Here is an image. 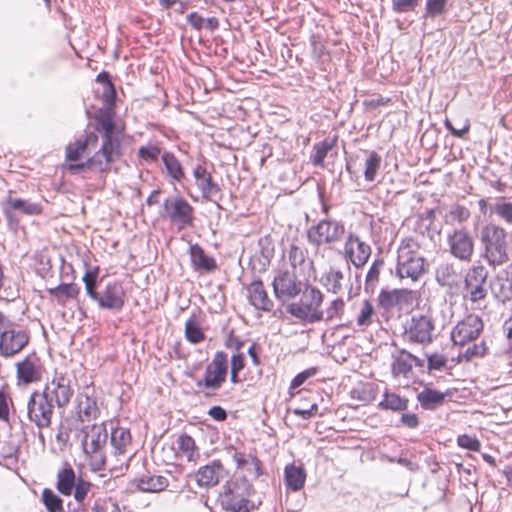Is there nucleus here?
<instances>
[{"instance_id": "69168bd1", "label": "nucleus", "mask_w": 512, "mask_h": 512, "mask_svg": "<svg viewBox=\"0 0 512 512\" xmlns=\"http://www.w3.org/2000/svg\"><path fill=\"white\" fill-rule=\"evenodd\" d=\"M484 352L485 347L483 344H474L472 347L467 348V350L464 353V357L466 360H470L474 356H482Z\"/></svg>"}, {"instance_id": "f3484780", "label": "nucleus", "mask_w": 512, "mask_h": 512, "mask_svg": "<svg viewBox=\"0 0 512 512\" xmlns=\"http://www.w3.org/2000/svg\"><path fill=\"white\" fill-rule=\"evenodd\" d=\"M371 252V247L358 235L348 233L344 243V254L355 267H363L368 262Z\"/></svg>"}, {"instance_id": "bf43d9fd", "label": "nucleus", "mask_w": 512, "mask_h": 512, "mask_svg": "<svg viewBox=\"0 0 512 512\" xmlns=\"http://www.w3.org/2000/svg\"><path fill=\"white\" fill-rule=\"evenodd\" d=\"M419 0H392L393 9L398 13L413 11Z\"/></svg>"}, {"instance_id": "423d86ee", "label": "nucleus", "mask_w": 512, "mask_h": 512, "mask_svg": "<svg viewBox=\"0 0 512 512\" xmlns=\"http://www.w3.org/2000/svg\"><path fill=\"white\" fill-rule=\"evenodd\" d=\"M412 239H404L398 248L396 273L400 278L416 281L425 272V260L417 252Z\"/></svg>"}, {"instance_id": "bb28decb", "label": "nucleus", "mask_w": 512, "mask_h": 512, "mask_svg": "<svg viewBox=\"0 0 512 512\" xmlns=\"http://www.w3.org/2000/svg\"><path fill=\"white\" fill-rule=\"evenodd\" d=\"M99 414V408L94 398L87 393H80L77 396V415L82 422H89Z\"/></svg>"}, {"instance_id": "aec40b11", "label": "nucleus", "mask_w": 512, "mask_h": 512, "mask_svg": "<svg viewBox=\"0 0 512 512\" xmlns=\"http://www.w3.org/2000/svg\"><path fill=\"white\" fill-rule=\"evenodd\" d=\"M230 451L237 469L243 470L249 477L254 479L262 475L261 462L254 454L245 453L236 448H230Z\"/></svg>"}, {"instance_id": "5701e85b", "label": "nucleus", "mask_w": 512, "mask_h": 512, "mask_svg": "<svg viewBox=\"0 0 512 512\" xmlns=\"http://www.w3.org/2000/svg\"><path fill=\"white\" fill-rule=\"evenodd\" d=\"M223 465L220 460H214L211 463L198 469L195 478L198 486L209 488L219 483Z\"/></svg>"}, {"instance_id": "e433bc0d", "label": "nucleus", "mask_w": 512, "mask_h": 512, "mask_svg": "<svg viewBox=\"0 0 512 512\" xmlns=\"http://www.w3.org/2000/svg\"><path fill=\"white\" fill-rule=\"evenodd\" d=\"M457 274L452 263L444 262L436 268V281L439 285L452 287L457 283Z\"/></svg>"}, {"instance_id": "a878e982", "label": "nucleus", "mask_w": 512, "mask_h": 512, "mask_svg": "<svg viewBox=\"0 0 512 512\" xmlns=\"http://www.w3.org/2000/svg\"><path fill=\"white\" fill-rule=\"evenodd\" d=\"M98 136L95 133H89L85 138L70 143L66 147V159L69 161H78L87 152L90 147L97 146Z\"/></svg>"}, {"instance_id": "79ce46f5", "label": "nucleus", "mask_w": 512, "mask_h": 512, "mask_svg": "<svg viewBox=\"0 0 512 512\" xmlns=\"http://www.w3.org/2000/svg\"><path fill=\"white\" fill-rule=\"evenodd\" d=\"M407 294L406 290L395 289L392 291H381L378 297L379 305L385 309L392 308L399 304L400 300Z\"/></svg>"}, {"instance_id": "4c0bfd02", "label": "nucleus", "mask_w": 512, "mask_h": 512, "mask_svg": "<svg viewBox=\"0 0 512 512\" xmlns=\"http://www.w3.org/2000/svg\"><path fill=\"white\" fill-rule=\"evenodd\" d=\"M445 399V394L432 389H425L418 394V401L421 406L427 410H434L442 405Z\"/></svg>"}, {"instance_id": "a211bd4d", "label": "nucleus", "mask_w": 512, "mask_h": 512, "mask_svg": "<svg viewBox=\"0 0 512 512\" xmlns=\"http://www.w3.org/2000/svg\"><path fill=\"white\" fill-rule=\"evenodd\" d=\"M487 279V271L483 266L472 267L465 277V287L472 302L484 299L486 290L484 284Z\"/></svg>"}, {"instance_id": "1a4fd4ad", "label": "nucleus", "mask_w": 512, "mask_h": 512, "mask_svg": "<svg viewBox=\"0 0 512 512\" xmlns=\"http://www.w3.org/2000/svg\"><path fill=\"white\" fill-rule=\"evenodd\" d=\"M435 325L431 316L415 314L406 323L403 338L411 344L427 345L433 341Z\"/></svg>"}, {"instance_id": "58836bf2", "label": "nucleus", "mask_w": 512, "mask_h": 512, "mask_svg": "<svg viewBox=\"0 0 512 512\" xmlns=\"http://www.w3.org/2000/svg\"><path fill=\"white\" fill-rule=\"evenodd\" d=\"M343 279L344 275L340 270L330 268V270L322 276L321 281L328 292L338 294L343 289Z\"/></svg>"}, {"instance_id": "7c9ffc66", "label": "nucleus", "mask_w": 512, "mask_h": 512, "mask_svg": "<svg viewBox=\"0 0 512 512\" xmlns=\"http://www.w3.org/2000/svg\"><path fill=\"white\" fill-rule=\"evenodd\" d=\"M168 485V479L161 475H144L136 480V486L142 492L157 493L163 491Z\"/></svg>"}, {"instance_id": "e2e57ef3", "label": "nucleus", "mask_w": 512, "mask_h": 512, "mask_svg": "<svg viewBox=\"0 0 512 512\" xmlns=\"http://www.w3.org/2000/svg\"><path fill=\"white\" fill-rule=\"evenodd\" d=\"M447 363V358L442 354H432L428 357L429 370H440Z\"/></svg>"}, {"instance_id": "6e6552de", "label": "nucleus", "mask_w": 512, "mask_h": 512, "mask_svg": "<svg viewBox=\"0 0 512 512\" xmlns=\"http://www.w3.org/2000/svg\"><path fill=\"white\" fill-rule=\"evenodd\" d=\"M345 235V226L341 221L323 219L318 224L309 228L308 240L311 244L332 246L340 242Z\"/></svg>"}, {"instance_id": "7ed1b4c3", "label": "nucleus", "mask_w": 512, "mask_h": 512, "mask_svg": "<svg viewBox=\"0 0 512 512\" xmlns=\"http://www.w3.org/2000/svg\"><path fill=\"white\" fill-rule=\"evenodd\" d=\"M323 298V293L318 288L307 285L302 289L300 300L288 304L286 311L302 323L320 322L324 319V312L321 310Z\"/></svg>"}, {"instance_id": "a19ab883", "label": "nucleus", "mask_w": 512, "mask_h": 512, "mask_svg": "<svg viewBox=\"0 0 512 512\" xmlns=\"http://www.w3.org/2000/svg\"><path fill=\"white\" fill-rule=\"evenodd\" d=\"M366 154L364 178L368 182H373L376 179V175L381 166L382 158L375 151H369Z\"/></svg>"}, {"instance_id": "c03bdc74", "label": "nucleus", "mask_w": 512, "mask_h": 512, "mask_svg": "<svg viewBox=\"0 0 512 512\" xmlns=\"http://www.w3.org/2000/svg\"><path fill=\"white\" fill-rule=\"evenodd\" d=\"M334 140L325 139L313 146L314 153L311 155V161L316 166H323V162L328 152L333 148Z\"/></svg>"}, {"instance_id": "de8ad7c7", "label": "nucleus", "mask_w": 512, "mask_h": 512, "mask_svg": "<svg viewBox=\"0 0 512 512\" xmlns=\"http://www.w3.org/2000/svg\"><path fill=\"white\" fill-rule=\"evenodd\" d=\"M42 501L49 512H64L63 503L51 489H44L42 492Z\"/></svg>"}, {"instance_id": "6ab92c4d", "label": "nucleus", "mask_w": 512, "mask_h": 512, "mask_svg": "<svg viewBox=\"0 0 512 512\" xmlns=\"http://www.w3.org/2000/svg\"><path fill=\"white\" fill-rule=\"evenodd\" d=\"M124 290L117 282L107 284L104 291L99 293L95 301L101 309L120 311L124 306Z\"/></svg>"}, {"instance_id": "ea45409f", "label": "nucleus", "mask_w": 512, "mask_h": 512, "mask_svg": "<svg viewBox=\"0 0 512 512\" xmlns=\"http://www.w3.org/2000/svg\"><path fill=\"white\" fill-rule=\"evenodd\" d=\"M185 337L192 344H198L205 339L200 321L192 315L185 323Z\"/></svg>"}, {"instance_id": "9b49d317", "label": "nucleus", "mask_w": 512, "mask_h": 512, "mask_svg": "<svg viewBox=\"0 0 512 512\" xmlns=\"http://www.w3.org/2000/svg\"><path fill=\"white\" fill-rule=\"evenodd\" d=\"M450 254L461 262L469 263L474 255V238L466 228H456L447 234Z\"/></svg>"}, {"instance_id": "f03ea898", "label": "nucleus", "mask_w": 512, "mask_h": 512, "mask_svg": "<svg viewBox=\"0 0 512 512\" xmlns=\"http://www.w3.org/2000/svg\"><path fill=\"white\" fill-rule=\"evenodd\" d=\"M507 236L504 228L493 223H488L481 228L483 258L490 266H501L509 261Z\"/></svg>"}, {"instance_id": "0eeeda50", "label": "nucleus", "mask_w": 512, "mask_h": 512, "mask_svg": "<svg viewBox=\"0 0 512 512\" xmlns=\"http://www.w3.org/2000/svg\"><path fill=\"white\" fill-rule=\"evenodd\" d=\"M108 439V431L104 423L93 424L84 430L81 441L83 450L89 456L91 465L95 469H101L105 464L104 449Z\"/></svg>"}, {"instance_id": "052dcab7", "label": "nucleus", "mask_w": 512, "mask_h": 512, "mask_svg": "<svg viewBox=\"0 0 512 512\" xmlns=\"http://www.w3.org/2000/svg\"><path fill=\"white\" fill-rule=\"evenodd\" d=\"M90 483L79 479L74 486V498L77 502L81 503L87 496L90 490Z\"/></svg>"}, {"instance_id": "09e8293b", "label": "nucleus", "mask_w": 512, "mask_h": 512, "mask_svg": "<svg viewBox=\"0 0 512 512\" xmlns=\"http://www.w3.org/2000/svg\"><path fill=\"white\" fill-rule=\"evenodd\" d=\"M373 315L374 307L372 303L369 300L363 301L356 319L357 325L360 327H368L372 324Z\"/></svg>"}, {"instance_id": "412c9836", "label": "nucleus", "mask_w": 512, "mask_h": 512, "mask_svg": "<svg viewBox=\"0 0 512 512\" xmlns=\"http://www.w3.org/2000/svg\"><path fill=\"white\" fill-rule=\"evenodd\" d=\"M392 374L395 378L406 377L413 365H421L420 360L405 350H397L392 353Z\"/></svg>"}, {"instance_id": "6e6d98bb", "label": "nucleus", "mask_w": 512, "mask_h": 512, "mask_svg": "<svg viewBox=\"0 0 512 512\" xmlns=\"http://www.w3.org/2000/svg\"><path fill=\"white\" fill-rule=\"evenodd\" d=\"M446 0H427L426 14L430 17H436L445 12Z\"/></svg>"}, {"instance_id": "13d9d810", "label": "nucleus", "mask_w": 512, "mask_h": 512, "mask_svg": "<svg viewBox=\"0 0 512 512\" xmlns=\"http://www.w3.org/2000/svg\"><path fill=\"white\" fill-rule=\"evenodd\" d=\"M457 443L460 447L469 449L471 451H479L481 444L476 437L469 435H460L457 439Z\"/></svg>"}, {"instance_id": "f257e3e1", "label": "nucleus", "mask_w": 512, "mask_h": 512, "mask_svg": "<svg viewBox=\"0 0 512 512\" xmlns=\"http://www.w3.org/2000/svg\"><path fill=\"white\" fill-rule=\"evenodd\" d=\"M96 131L102 134L103 141L100 149L85 162V165H88L89 169L103 172L108 170L118 157L120 148V131L116 128L111 111L100 113L97 117Z\"/></svg>"}, {"instance_id": "2eb2a0df", "label": "nucleus", "mask_w": 512, "mask_h": 512, "mask_svg": "<svg viewBox=\"0 0 512 512\" xmlns=\"http://www.w3.org/2000/svg\"><path fill=\"white\" fill-rule=\"evenodd\" d=\"M44 372V365L36 353L28 354L23 360L16 363L18 383L24 385L40 382Z\"/></svg>"}, {"instance_id": "9d476101", "label": "nucleus", "mask_w": 512, "mask_h": 512, "mask_svg": "<svg viewBox=\"0 0 512 512\" xmlns=\"http://www.w3.org/2000/svg\"><path fill=\"white\" fill-rule=\"evenodd\" d=\"M42 393L56 407H65L74 394L71 379L64 373L55 372L51 379H48Z\"/></svg>"}, {"instance_id": "20e7f679", "label": "nucleus", "mask_w": 512, "mask_h": 512, "mask_svg": "<svg viewBox=\"0 0 512 512\" xmlns=\"http://www.w3.org/2000/svg\"><path fill=\"white\" fill-rule=\"evenodd\" d=\"M29 340V333L0 311V355L8 358L19 354Z\"/></svg>"}, {"instance_id": "dca6fc26", "label": "nucleus", "mask_w": 512, "mask_h": 512, "mask_svg": "<svg viewBox=\"0 0 512 512\" xmlns=\"http://www.w3.org/2000/svg\"><path fill=\"white\" fill-rule=\"evenodd\" d=\"M483 330V322L477 315L470 314L453 328L451 339L456 345L463 346L478 338Z\"/></svg>"}, {"instance_id": "473e14b6", "label": "nucleus", "mask_w": 512, "mask_h": 512, "mask_svg": "<svg viewBox=\"0 0 512 512\" xmlns=\"http://www.w3.org/2000/svg\"><path fill=\"white\" fill-rule=\"evenodd\" d=\"M177 450L176 455L185 458L187 461H196L199 456L198 449L195 445L194 439L187 435L181 434L176 441Z\"/></svg>"}, {"instance_id": "b1692460", "label": "nucleus", "mask_w": 512, "mask_h": 512, "mask_svg": "<svg viewBox=\"0 0 512 512\" xmlns=\"http://www.w3.org/2000/svg\"><path fill=\"white\" fill-rule=\"evenodd\" d=\"M222 507L230 512H250V501L238 495L230 485L224 486V491L220 495Z\"/></svg>"}, {"instance_id": "5fc2aeb1", "label": "nucleus", "mask_w": 512, "mask_h": 512, "mask_svg": "<svg viewBox=\"0 0 512 512\" xmlns=\"http://www.w3.org/2000/svg\"><path fill=\"white\" fill-rule=\"evenodd\" d=\"M12 400L7 392L0 389V420L8 422Z\"/></svg>"}, {"instance_id": "f8f14e48", "label": "nucleus", "mask_w": 512, "mask_h": 512, "mask_svg": "<svg viewBox=\"0 0 512 512\" xmlns=\"http://www.w3.org/2000/svg\"><path fill=\"white\" fill-rule=\"evenodd\" d=\"M193 214V207L180 196L168 197L163 203V216L179 229L193 224Z\"/></svg>"}, {"instance_id": "39448f33", "label": "nucleus", "mask_w": 512, "mask_h": 512, "mask_svg": "<svg viewBox=\"0 0 512 512\" xmlns=\"http://www.w3.org/2000/svg\"><path fill=\"white\" fill-rule=\"evenodd\" d=\"M227 375V354L218 351L207 364L202 378L197 379L195 382L198 392L205 396L213 395L225 383Z\"/></svg>"}, {"instance_id": "72a5a7b5", "label": "nucleus", "mask_w": 512, "mask_h": 512, "mask_svg": "<svg viewBox=\"0 0 512 512\" xmlns=\"http://www.w3.org/2000/svg\"><path fill=\"white\" fill-rule=\"evenodd\" d=\"M163 165L166 169L167 175L176 182H182L185 178V172L181 162L171 152H164L161 155Z\"/></svg>"}, {"instance_id": "49530a36", "label": "nucleus", "mask_w": 512, "mask_h": 512, "mask_svg": "<svg viewBox=\"0 0 512 512\" xmlns=\"http://www.w3.org/2000/svg\"><path fill=\"white\" fill-rule=\"evenodd\" d=\"M382 265H383V261L376 260L370 266V268L367 272V275H366V280H365V285H364V289L366 292L373 293L375 291L377 283L379 281L380 269H381Z\"/></svg>"}, {"instance_id": "37998d69", "label": "nucleus", "mask_w": 512, "mask_h": 512, "mask_svg": "<svg viewBox=\"0 0 512 512\" xmlns=\"http://www.w3.org/2000/svg\"><path fill=\"white\" fill-rule=\"evenodd\" d=\"M379 406L383 409H390L393 411H402L407 409L408 399L402 398L395 393L386 392L383 395V399L379 403Z\"/></svg>"}, {"instance_id": "c85d7f7f", "label": "nucleus", "mask_w": 512, "mask_h": 512, "mask_svg": "<svg viewBox=\"0 0 512 512\" xmlns=\"http://www.w3.org/2000/svg\"><path fill=\"white\" fill-rule=\"evenodd\" d=\"M76 484V475L70 464L65 465L57 473V490L65 496H70Z\"/></svg>"}, {"instance_id": "0e129e2a", "label": "nucleus", "mask_w": 512, "mask_h": 512, "mask_svg": "<svg viewBox=\"0 0 512 512\" xmlns=\"http://www.w3.org/2000/svg\"><path fill=\"white\" fill-rule=\"evenodd\" d=\"M208 415L216 421H224L227 418V412L221 406H212L208 410Z\"/></svg>"}, {"instance_id": "cd10ccee", "label": "nucleus", "mask_w": 512, "mask_h": 512, "mask_svg": "<svg viewBox=\"0 0 512 512\" xmlns=\"http://www.w3.org/2000/svg\"><path fill=\"white\" fill-rule=\"evenodd\" d=\"M190 257L192 265L197 271L209 272L215 270L217 267L214 258L206 255L198 244L190 246Z\"/></svg>"}, {"instance_id": "4d7b16f0", "label": "nucleus", "mask_w": 512, "mask_h": 512, "mask_svg": "<svg viewBox=\"0 0 512 512\" xmlns=\"http://www.w3.org/2000/svg\"><path fill=\"white\" fill-rule=\"evenodd\" d=\"M317 373V368L315 367H311V368H308L302 372H300L299 374H297L291 381V384H290V390H294V389H297L298 387H300L306 380H308L309 378L315 376Z\"/></svg>"}, {"instance_id": "c9c22d12", "label": "nucleus", "mask_w": 512, "mask_h": 512, "mask_svg": "<svg viewBox=\"0 0 512 512\" xmlns=\"http://www.w3.org/2000/svg\"><path fill=\"white\" fill-rule=\"evenodd\" d=\"M131 444V434L127 428L116 427L111 432V445L115 454H123Z\"/></svg>"}, {"instance_id": "a18cd8bd", "label": "nucleus", "mask_w": 512, "mask_h": 512, "mask_svg": "<svg viewBox=\"0 0 512 512\" xmlns=\"http://www.w3.org/2000/svg\"><path fill=\"white\" fill-rule=\"evenodd\" d=\"M470 217V211L461 205L452 207L444 216V221L447 224L463 223Z\"/></svg>"}, {"instance_id": "4468645a", "label": "nucleus", "mask_w": 512, "mask_h": 512, "mask_svg": "<svg viewBox=\"0 0 512 512\" xmlns=\"http://www.w3.org/2000/svg\"><path fill=\"white\" fill-rule=\"evenodd\" d=\"M272 285L275 297L283 302L294 299L303 289V283L298 279L295 271L290 270H279Z\"/></svg>"}, {"instance_id": "4be33fe9", "label": "nucleus", "mask_w": 512, "mask_h": 512, "mask_svg": "<svg viewBox=\"0 0 512 512\" xmlns=\"http://www.w3.org/2000/svg\"><path fill=\"white\" fill-rule=\"evenodd\" d=\"M247 295L250 304L257 310L270 312L274 307V303L269 298L261 281H253L247 287Z\"/></svg>"}, {"instance_id": "ddd939ff", "label": "nucleus", "mask_w": 512, "mask_h": 512, "mask_svg": "<svg viewBox=\"0 0 512 512\" xmlns=\"http://www.w3.org/2000/svg\"><path fill=\"white\" fill-rule=\"evenodd\" d=\"M55 405L42 392L35 391L27 403V415L38 428H46L51 424Z\"/></svg>"}, {"instance_id": "2f4dec72", "label": "nucleus", "mask_w": 512, "mask_h": 512, "mask_svg": "<svg viewBox=\"0 0 512 512\" xmlns=\"http://www.w3.org/2000/svg\"><path fill=\"white\" fill-rule=\"evenodd\" d=\"M4 210L7 214L10 213V210L19 211L27 215H38L42 212L39 204L13 197H9L6 200Z\"/></svg>"}, {"instance_id": "f704fd0d", "label": "nucleus", "mask_w": 512, "mask_h": 512, "mask_svg": "<svg viewBox=\"0 0 512 512\" xmlns=\"http://www.w3.org/2000/svg\"><path fill=\"white\" fill-rule=\"evenodd\" d=\"M79 292L80 288L74 283H63L48 289V293L53 296L59 304L62 305H64L68 299L76 298Z\"/></svg>"}, {"instance_id": "603ef678", "label": "nucleus", "mask_w": 512, "mask_h": 512, "mask_svg": "<svg viewBox=\"0 0 512 512\" xmlns=\"http://www.w3.org/2000/svg\"><path fill=\"white\" fill-rule=\"evenodd\" d=\"M492 209L506 223L512 224V202H497Z\"/></svg>"}, {"instance_id": "c756f323", "label": "nucleus", "mask_w": 512, "mask_h": 512, "mask_svg": "<svg viewBox=\"0 0 512 512\" xmlns=\"http://www.w3.org/2000/svg\"><path fill=\"white\" fill-rule=\"evenodd\" d=\"M285 485L292 491H299L303 488L306 480V472L295 464H290L285 467L284 471Z\"/></svg>"}, {"instance_id": "393cba45", "label": "nucleus", "mask_w": 512, "mask_h": 512, "mask_svg": "<svg viewBox=\"0 0 512 512\" xmlns=\"http://www.w3.org/2000/svg\"><path fill=\"white\" fill-rule=\"evenodd\" d=\"M193 175L204 199L211 200L213 196L219 193L218 184L213 181L211 174L204 166L197 165L193 170Z\"/></svg>"}, {"instance_id": "3c124183", "label": "nucleus", "mask_w": 512, "mask_h": 512, "mask_svg": "<svg viewBox=\"0 0 512 512\" xmlns=\"http://www.w3.org/2000/svg\"><path fill=\"white\" fill-rule=\"evenodd\" d=\"M305 258V251L302 248L296 245L290 246L288 250V260L291 267L293 268L292 271H294L298 266L302 265L305 262Z\"/></svg>"}, {"instance_id": "864d4df0", "label": "nucleus", "mask_w": 512, "mask_h": 512, "mask_svg": "<svg viewBox=\"0 0 512 512\" xmlns=\"http://www.w3.org/2000/svg\"><path fill=\"white\" fill-rule=\"evenodd\" d=\"M139 157L146 162H154L161 155V149L156 145L141 146L139 148Z\"/></svg>"}, {"instance_id": "680f3d73", "label": "nucleus", "mask_w": 512, "mask_h": 512, "mask_svg": "<svg viewBox=\"0 0 512 512\" xmlns=\"http://www.w3.org/2000/svg\"><path fill=\"white\" fill-rule=\"evenodd\" d=\"M444 125L446 127V129L448 131H450V133L455 136V137H463L465 134H467L469 132V129H470V124H469V121L468 120H465L463 125L460 127V128H455L452 123L450 122V120L446 119L445 122H444Z\"/></svg>"}, {"instance_id": "774afa93", "label": "nucleus", "mask_w": 512, "mask_h": 512, "mask_svg": "<svg viewBox=\"0 0 512 512\" xmlns=\"http://www.w3.org/2000/svg\"><path fill=\"white\" fill-rule=\"evenodd\" d=\"M231 370L240 372L245 366V357L243 354H234L231 357Z\"/></svg>"}, {"instance_id": "8fccbe9b", "label": "nucleus", "mask_w": 512, "mask_h": 512, "mask_svg": "<svg viewBox=\"0 0 512 512\" xmlns=\"http://www.w3.org/2000/svg\"><path fill=\"white\" fill-rule=\"evenodd\" d=\"M345 303L342 298H336L331 301L329 306L323 311L324 319L330 321L335 318H340L344 312Z\"/></svg>"}, {"instance_id": "338daca9", "label": "nucleus", "mask_w": 512, "mask_h": 512, "mask_svg": "<svg viewBox=\"0 0 512 512\" xmlns=\"http://www.w3.org/2000/svg\"><path fill=\"white\" fill-rule=\"evenodd\" d=\"M318 411V405L316 403H313L310 408L304 409V408H297L294 410V413L296 415L301 416L303 419H309L312 416L316 415Z\"/></svg>"}]
</instances>
